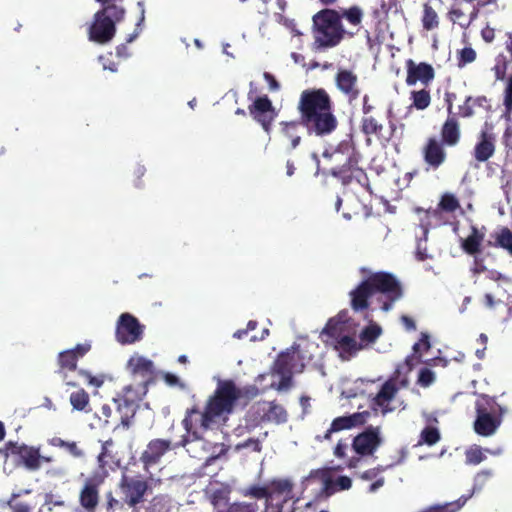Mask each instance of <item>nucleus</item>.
<instances>
[{
    "mask_svg": "<svg viewBox=\"0 0 512 512\" xmlns=\"http://www.w3.org/2000/svg\"><path fill=\"white\" fill-rule=\"evenodd\" d=\"M504 111L502 117L510 120L512 116V74L508 76L503 90Z\"/></svg>",
    "mask_w": 512,
    "mask_h": 512,
    "instance_id": "nucleus-43",
    "label": "nucleus"
},
{
    "mask_svg": "<svg viewBox=\"0 0 512 512\" xmlns=\"http://www.w3.org/2000/svg\"><path fill=\"white\" fill-rule=\"evenodd\" d=\"M478 13L479 10L475 7H472L468 15L463 8L453 7L449 12V16L453 22H457L461 26H468L473 20L477 18Z\"/></svg>",
    "mask_w": 512,
    "mask_h": 512,
    "instance_id": "nucleus-35",
    "label": "nucleus"
},
{
    "mask_svg": "<svg viewBox=\"0 0 512 512\" xmlns=\"http://www.w3.org/2000/svg\"><path fill=\"white\" fill-rule=\"evenodd\" d=\"M323 156L333 164L330 175L338 178L343 185L350 184L355 173L363 172L358 166L360 154L349 141H342L333 152H325Z\"/></svg>",
    "mask_w": 512,
    "mask_h": 512,
    "instance_id": "nucleus-6",
    "label": "nucleus"
},
{
    "mask_svg": "<svg viewBox=\"0 0 512 512\" xmlns=\"http://www.w3.org/2000/svg\"><path fill=\"white\" fill-rule=\"evenodd\" d=\"M470 498L469 496H461L459 499L452 501V502H446L444 504H436L431 505L429 507H426L425 509L421 510L420 512H458L467 502V500Z\"/></svg>",
    "mask_w": 512,
    "mask_h": 512,
    "instance_id": "nucleus-36",
    "label": "nucleus"
},
{
    "mask_svg": "<svg viewBox=\"0 0 512 512\" xmlns=\"http://www.w3.org/2000/svg\"><path fill=\"white\" fill-rule=\"evenodd\" d=\"M258 412L261 413L260 420L262 422L281 424L285 423L288 419L286 409L276 401L263 403L261 406H258Z\"/></svg>",
    "mask_w": 512,
    "mask_h": 512,
    "instance_id": "nucleus-26",
    "label": "nucleus"
},
{
    "mask_svg": "<svg viewBox=\"0 0 512 512\" xmlns=\"http://www.w3.org/2000/svg\"><path fill=\"white\" fill-rule=\"evenodd\" d=\"M360 348L361 346L358 345L357 341L352 336L341 335L336 339L335 349L340 351V353L351 355L356 353Z\"/></svg>",
    "mask_w": 512,
    "mask_h": 512,
    "instance_id": "nucleus-41",
    "label": "nucleus"
},
{
    "mask_svg": "<svg viewBox=\"0 0 512 512\" xmlns=\"http://www.w3.org/2000/svg\"><path fill=\"white\" fill-rule=\"evenodd\" d=\"M128 508V502H126L122 495L120 499H117L113 496L112 492L106 494V512H127Z\"/></svg>",
    "mask_w": 512,
    "mask_h": 512,
    "instance_id": "nucleus-45",
    "label": "nucleus"
},
{
    "mask_svg": "<svg viewBox=\"0 0 512 512\" xmlns=\"http://www.w3.org/2000/svg\"><path fill=\"white\" fill-rule=\"evenodd\" d=\"M152 477L144 478L141 475L131 476L123 472L118 483L120 495H122L129 508H136L144 501L148 491H151Z\"/></svg>",
    "mask_w": 512,
    "mask_h": 512,
    "instance_id": "nucleus-9",
    "label": "nucleus"
},
{
    "mask_svg": "<svg viewBox=\"0 0 512 512\" xmlns=\"http://www.w3.org/2000/svg\"><path fill=\"white\" fill-rule=\"evenodd\" d=\"M383 443L381 428L379 426H368L357 434L351 443L353 455L348 460V468H356L364 457L374 455Z\"/></svg>",
    "mask_w": 512,
    "mask_h": 512,
    "instance_id": "nucleus-8",
    "label": "nucleus"
},
{
    "mask_svg": "<svg viewBox=\"0 0 512 512\" xmlns=\"http://www.w3.org/2000/svg\"><path fill=\"white\" fill-rule=\"evenodd\" d=\"M279 126L281 135L290 142V149H296L301 143V130L304 128L303 121L300 118L282 121Z\"/></svg>",
    "mask_w": 512,
    "mask_h": 512,
    "instance_id": "nucleus-27",
    "label": "nucleus"
},
{
    "mask_svg": "<svg viewBox=\"0 0 512 512\" xmlns=\"http://www.w3.org/2000/svg\"><path fill=\"white\" fill-rule=\"evenodd\" d=\"M64 449H66L73 457H76V458H80L84 455L83 450L81 448H79L77 443L74 441H72V442L67 441Z\"/></svg>",
    "mask_w": 512,
    "mask_h": 512,
    "instance_id": "nucleus-64",
    "label": "nucleus"
},
{
    "mask_svg": "<svg viewBox=\"0 0 512 512\" xmlns=\"http://www.w3.org/2000/svg\"><path fill=\"white\" fill-rule=\"evenodd\" d=\"M460 208L458 198L452 193H444L438 203V209L446 213H454Z\"/></svg>",
    "mask_w": 512,
    "mask_h": 512,
    "instance_id": "nucleus-44",
    "label": "nucleus"
},
{
    "mask_svg": "<svg viewBox=\"0 0 512 512\" xmlns=\"http://www.w3.org/2000/svg\"><path fill=\"white\" fill-rule=\"evenodd\" d=\"M172 501L167 495H156L148 503L145 512H171Z\"/></svg>",
    "mask_w": 512,
    "mask_h": 512,
    "instance_id": "nucleus-39",
    "label": "nucleus"
},
{
    "mask_svg": "<svg viewBox=\"0 0 512 512\" xmlns=\"http://www.w3.org/2000/svg\"><path fill=\"white\" fill-rule=\"evenodd\" d=\"M388 466H377L375 468L366 470L361 475V478L364 480H372L376 478L380 473L384 472L387 469Z\"/></svg>",
    "mask_w": 512,
    "mask_h": 512,
    "instance_id": "nucleus-61",
    "label": "nucleus"
},
{
    "mask_svg": "<svg viewBox=\"0 0 512 512\" xmlns=\"http://www.w3.org/2000/svg\"><path fill=\"white\" fill-rule=\"evenodd\" d=\"M360 130L367 137V141L371 136L381 141L384 138L383 120L378 115L362 117L360 121Z\"/></svg>",
    "mask_w": 512,
    "mask_h": 512,
    "instance_id": "nucleus-30",
    "label": "nucleus"
},
{
    "mask_svg": "<svg viewBox=\"0 0 512 512\" xmlns=\"http://www.w3.org/2000/svg\"><path fill=\"white\" fill-rule=\"evenodd\" d=\"M0 454L5 458H14L17 465L24 466L29 471H37L41 467L40 448L29 446L24 443L8 441L0 449Z\"/></svg>",
    "mask_w": 512,
    "mask_h": 512,
    "instance_id": "nucleus-10",
    "label": "nucleus"
},
{
    "mask_svg": "<svg viewBox=\"0 0 512 512\" xmlns=\"http://www.w3.org/2000/svg\"><path fill=\"white\" fill-rule=\"evenodd\" d=\"M487 247L502 248L512 256V231L508 227H501L490 234L486 241Z\"/></svg>",
    "mask_w": 512,
    "mask_h": 512,
    "instance_id": "nucleus-31",
    "label": "nucleus"
},
{
    "mask_svg": "<svg viewBox=\"0 0 512 512\" xmlns=\"http://www.w3.org/2000/svg\"><path fill=\"white\" fill-rule=\"evenodd\" d=\"M124 388H130V396H137V402L142 400L143 396L148 391V381H143L137 388H135L133 385H127Z\"/></svg>",
    "mask_w": 512,
    "mask_h": 512,
    "instance_id": "nucleus-58",
    "label": "nucleus"
},
{
    "mask_svg": "<svg viewBox=\"0 0 512 512\" xmlns=\"http://www.w3.org/2000/svg\"><path fill=\"white\" fill-rule=\"evenodd\" d=\"M348 451H351V444L346 439H340L334 447L333 454L336 458L343 460L347 466L348 460L351 457L348 455Z\"/></svg>",
    "mask_w": 512,
    "mask_h": 512,
    "instance_id": "nucleus-50",
    "label": "nucleus"
},
{
    "mask_svg": "<svg viewBox=\"0 0 512 512\" xmlns=\"http://www.w3.org/2000/svg\"><path fill=\"white\" fill-rule=\"evenodd\" d=\"M242 397V391L231 379L219 380L214 393L209 396L205 408L200 411L197 405L188 408L182 425L187 437L200 439V429L205 432L218 422H226L233 413L236 402Z\"/></svg>",
    "mask_w": 512,
    "mask_h": 512,
    "instance_id": "nucleus-1",
    "label": "nucleus"
},
{
    "mask_svg": "<svg viewBox=\"0 0 512 512\" xmlns=\"http://www.w3.org/2000/svg\"><path fill=\"white\" fill-rule=\"evenodd\" d=\"M79 503L86 512H95L99 503V482L89 478L79 493Z\"/></svg>",
    "mask_w": 512,
    "mask_h": 512,
    "instance_id": "nucleus-24",
    "label": "nucleus"
},
{
    "mask_svg": "<svg viewBox=\"0 0 512 512\" xmlns=\"http://www.w3.org/2000/svg\"><path fill=\"white\" fill-rule=\"evenodd\" d=\"M446 148L437 136H429L421 149L424 163L433 170L440 168L447 161Z\"/></svg>",
    "mask_w": 512,
    "mask_h": 512,
    "instance_id": "nucleus-17",
    "label": "nucleus"
},
{
    "mask_svg": "<svg viewBox=\"0 0 512 512\" xmlns=\"http://www.w3.org/2000/svg\"><path fill=\"white\" fill-rule=\"evenodd\" d=\"M69 400L73 409L78 411H86V408L89 406L90 397L83 388H80L70 394Z\"/></svg>",
    "mask_w": 512,
    "mask_h": 512,
    "instance_id": "nucleus-42",
    "label": "nucleus"
},
{
    "mask_svg": "<svg viewBox=\"0 0 512 512\" xmlns=\"http://www.w3.org/2000/svg\"><path fill=\"white\" fill-rule=\"evenodd\" d=\"M485 274H486V278L487 279L497 283V287L498 288L501 286V284H510V283H512V279L509 276L501 273L498 270L487 269Z\"/></svg>",
    "mask_w": 512,
    "mask_h": 512,
    "instance_id": "nucleus-53",
    "label": "nucleus"
},
{
    "mask_svg": "<svg viewBox=\"0 0 512 512\" xmlns=\"http://www.w3.org/2000/svg\"><path fill=\"white\" fill-rule=\"evenodd\" d=\"M421 440L431 446L440 440V433L437 428L427 426L421 432Z\"/></svg>",
    "mask_w": 512,
    "mask_h": 512,
    "instance_id": "nucleus-51",
    "label": "nucleus"
},
{
    "mask_svg": "<svg viewBox=\"0 0 512 512\" xmlns=\"http://www.w3.org/2000/svg\"><path fill=\"white\" fill-rule=\"evenodd\" d=\"M128 368L134 375H141L148 384L152 382L155 372L154 364L151 360L143 356H132L127 363Z\"/></svg>",
    "mask_w": 512,
    "mask_h": 512,
    "instance_id": "nucleus-28",
    "label": "nucleus"
},
{
    "mask_svg": "<svg viewBox=\"0 0 512 512\" xmlns=\"http://www.w3.org/2000/svg\"><path fill=\"white\" fill-rule=\"evenodd\" d=\"M341 19H346L350 24L357 26L362 22L363 11L358 6H352L348 9L342 10L340 13Z\"/></svg>",
    "mask_w": 512,
    "mask_h": 512,
    "instance_id": "nucleus-46",
    "label": "nucleus"
},
{
    "mask_svg": "<svg viewBox=\"0 0 512 512\" xmlns=\"http://www.w3.org/2000/svg\"><path fill=\"white\" fill-rule=\"evenodd\" d=\"M421 21L423 29L426 31H431L439 27V16L434 8L428 3L423 5V15Z\"/></svg>",
    "mask_w": 512,
    "mask_h": 512,
    "instance_id": "nucleus-40",
    "label": "nucleus"
},
{
    "mask_svg": "<svg viewBox=\"0 0 512 512\" xmlns=\"http://www.w3.org/2000/svg\"><path fill=\"white\" fill-rule=\"evenodd\" d=\"M210 503L215 509V512L225 510L230 506V490L228 488H219L212 491L209 496Z\"/></svg>",
    "mask_w": 512,
    "mask_h": 512,
    "instance_id": "nucleus-34",
    "label": "nucleus"
},
{
    "mask_svg": "<svg viewBox=\"0 0 512 512\" xmlns=\"http://www.w3.org/2000/svg\"><path fill=\"white\" fill-rule=\"evenodd\" d=\"M430 347L431 345L428 335L422 334L420 340L413 345V351L415 354H420L421 351H427Z\"/></svg>",
    "mask_w": 512,
    "mask_h": 512,
    "instance_id": "nucleus-59",
    "label": "nucleus"
},
{
    "mask_svg": "<svg viewBox=\"0 0 512 512\" xmlns=\"http://www.w3.org/2000/svg\"><path fill=\"white\" fill-rule=\"evenodd\" d=\"M487 400L476 402V419L474 430L478 435L487 437L493 435L501 424V418L494 416L489 410Z\"/></svg>",
    "mask_w": 512,
    "mask_h": 512,
    "instance_id": "nucleus-16",
    "label": "nucleus"
},
{
    "mask_svg": "<svg viewBox=\"0 0 512 512\" xmlns=\"http://www.w3.org/2000/svg\"><path fill=\"white\" fill-rule=\"evenodd\" d=\"M312 49L325 51L338 46L346 35L353 34L345 30L341 21L340 12L330 8H324L312 17Z\"/></svg>",
    "mask_w": 512,
    "mask_h": 512,
    "instance_id": "nucleus-4",
    "label": "nucleus"
},
{
    "mask_svg": "<svg viewBox=\"0 0 512 512\" xmlns=\"http://www.w3.org/2000/svg\"><path fill=\"white\" fill-rule=\"evenodd\" d=\"M244 497L266 500V512H281V506L273 503L272 493L265 486L252 485L241 490Z\"/></svg>",
    "mask_w": 512,
    "mask_h": 512,
    "instance_id": "nucleus-29",
    "label": "nucleus"
},
{
    "mask_svg": "<svg viewBox=\"0 0 512 512\" xmlns=\"http://www.w3.org/2000/svg\"><path fill=\"white\" fill-rule=\"evenodd\" d=\"M462 138L461 125L456 115L447 116L440 128V137L438 140L453 148L459 145Z\"/></svg>",
    "mask_w": 512,
    "mask_h": 512,
    "instance_id": "nucleus-22",
    "label": "nucleus"
},
{
    "mask_svg": "<svg viewBox=\"0 0 512 512\" xmlns=\"http://www.w3.org/2000/svg\"><path fill=\"white\" fill-rule=\"evenodd\" d=\"M405 67L407 71L405 82L408 86H413L417 82L428 86L435 78V70L427 62L416 63L413 59H407Z\"/></svg>",
    "mask_w": 512,
    "mask_h": 512,
    "instance_id": "nucleus-21",
    "label": "nucleus"
},
{
    "mask_svg": "<svg viewBox=\"0 0 512 512\" xmlns=\"http://www.w3.org/2000/svg\"><path fill=\"white\" fill-rule=\"evenodd\" d=\"M435 381V373L429 368H422L418 375V383L422 387H428Z\"/></svg>",
    "mask_w": 512,
    "mask_h": 512,
    "instance_id": "nucleus-55",
    "label": "nucleus"
},
{
    "mask_svg": "<svg viewBox=\"0 0 512 512\" xmlns=\"http://www.w3.org/2000/svg\"><path fill=\"white\" fill-rule=\"evenodd\" d=\"M352 486V481L348 476H339L336 481H334V487L336 491L338 490H348Z\"/></svg>",
    "mask_w": 512,
    "mask_h": 512,
    "instance_id": "nucleus-62",
    "label": "nucleus"
},
{
    "mask_svg": "<svg viewBox=\"0 0 512 512\" xmlns=\"http://www.w3.org/2000/svg\"><path fill=\"white\" fill-rule=\"evenodd\" d=\"M145 326L130 313H123L119 316L115 338L122 345H130L139 342L143 338Z\"/></svg>",
    "mask_w": 512,
    "mask_h": 512,
    "instance_id": "nucleus-13",
    "label": "nucleus"
},
{
    "mask_svg": "<svg viewBox=\"0 0 512 512\" xmlns=\"http://www.w3.org/2000/svg\"><path fill=\"white\" fill-rule=\"evenodd\" d=\"M487 269L488 268L484 264L483 258H480L477 255L474 256V263H473V267L471 268V272L474 275H477V274H481V273H486Z\"/></svg>",
    "mask_w": 512,
    "mask_h": 512,
    "instance_id": "nucleus-63",
    "label": "nucleus"
},
{
    "mask_svg": "<svg viewBox=\"0 0 512 512\" xmlns=\"http://www.w3.org/2000/svg\"><path fill=\"white\" fill-rule=\"evenodd\" d=\"M410 99L412 101L410 108H415L417 110H425L431 104L430 91L425 88L421 90H412L410 92Z\"/></svg>",
    "mask_w": 512,
    "mask_h": 512,
    "instance_id": "nucleus-38",
    "label": "nucleus"
},
{
    "mask_svg": "<svg viewBox=\"0 0 512 512\" xmlns=\"http://www.w3.org/2000/svg\"><path fill=\"white\" fill-rule=\"evenodd\" d=\"M334 471L335 469L331 467L313 469L309 472L308 476L304 478L303 483L311 481L321 482V494L325 497H330L336 492L333 480Z\"/></svg>",
    "mask_w": 512,
    "mask_h": 512,
    "instance_id": "nucleus-25",
    "label": "nucleus"
},
{
    "mask_svg": "<svg viewBox=\"0 0 512 512\" xmlns=\"http://www.w3.org/2000/svg\"><path fill=\"white\" fill-rule=\"evenodd\" d=\"M77 373L79 376L83 377L87 381V384L90 386L98 388L103 384L102 379L93 376L88 370L79 369Z\"/></svg>",
    "mask_w": 512,
    "mask_h": 512,
    "instance_id": "nucleus-57",
    "label": "nucleus"
},
{
    "mask_svg": "<svg viewBox=\"0 0 512 512\" xmlns=\"http://www.w3.org/2000/svg\"><path fill=\"white\" fill-rule=\"evenodd\" d=\"M130 392V388H123L121 393L113 398V403L120 415V425L125 429L130 428L138 406V397L130 396Z\"/></svg>",
    "mask_w": 512,
    "mask_h": 512,
    "instance_id": "nucleus-19",
    "label": "nucleus"
},
{
    "mask_svg": "<svg viewBox=\"0 0 512 512\" xmlns=\"http://www.w3.org/2000/svg\"><path fill=\"white\" fill-rule=\"evenodd\" d=\"M404 295L403 285L392 273L379 271L368 275L349 292L350 306L354 312H363L370 307V298L377 296L380 308L390 311Z\"/></svg>",
    "mask_w": 512,
    "mask_h": 512,
    "instance_id": "nucleus-2",
    "label": "nucleus"
},
{
    "mask_svg": "<svg viewBox=\"0 0 512 512\" xmlns=\"http://www.w3.org/2000/svg\"><path fill=\"white\" fill-rule=\"evenodd\" d=\"M271 487H272V491H270V492L272 493V496L274 494H277V495L285 494V498L283 499V501L281 503H278L282 509L283 505L286 504L289 500H291L293 498L292 497L293 484L288 479H280V480L272 481Z\"/></svg>",
    "mask_w": 512,
    "mask_h": 512,
    "instance_id": "nucleus-37",
    "label": "nucleus"
},
{
    "mask_svg": "<svg viewBox=\"0 0 512 512\" xmlns=\"http://www.w3.org/2000/svg\"><path fill=\"white\" fill-rule=\"evenodd\" d=\"M343 324L335 318L329 319L322 330V334L327 335L335 340L341 336Z\"/></svg>",
    "mask_w": 512,
    "mask_h": 512,
    "instance_id": "nucleus-48",
    "label": "nucleus"
},
{
    "mask_svg": "<svg viewBox=\"0 0 512 512\" xmlns=\"http://www.w3.org/2000/svg\"><path fill=\"white\" fill-rule=\"evenodd\" d=\"M248 110L252 118L261 125L262 129L267 134H270L278 112L273 107L268 96L257 97L255 101L249 105Z\"/></svg>",
    "mask_w": 512,
    "mask_h": 512,
    "instance_id": "nucleus-15",
    "label": "nucleus"
},
{
    "mask_svg": "<svg viewBox=\"0 0 512 512\" xmlns=\"http://www.w3.org/2000/svg\"><path fill=\"white\" fill-rule=\"evenodd\" d=\"M335 82L337 88L347 96L349 101H354L359 97L358 77L355 73L347 69H339Z\"/></svg>",
    "mask_w": 512,
    "mask_h": 512,
    "instance_id": "nucleus-23",
    "label": "nucleus"
},
{
    "mask_svg": "<svg viewBox=\"0 0 512 512\" xmlns=\"http://www.w3.org/2000/svg\"><path fill=\"white\" fill-rule=\"evenodd\" d=\"M485 234L476 226H471L470 234L461 241L463 251L471 256H476L481 252V245L484 241Z\"/></svg>",
    "mask_w": 512,
    "mask_h": 512,
    "instance_id": "nucleus-32",
    "label": "nucleus"
},
{
    "mask_svg": "<svg viewBox=\"0 0 512 512\" xmlns=\"http://www.w3.org/2000/svg\"><path fill=\"white\" fill-rule=\"evenodd\" d=\"M31 493L29 489H22L18 492H13L7 501V505L11 512H31L33 509V505L26 500L22 499L23 495H28Z\"/></svg>",
    "mask_w": 512,
    "mask_h": 512,
    "instance_id": "nucleus-33",
    "label": "nucleus"
},
{
    "mask_svg": "<svg viewBox=\"0 0 512 512\" xmlns=\"http://www.w3.org/2000/svg\"><path fill=\"white\" fill-rule=\"evenodd\" d=\"M381 334V328L378 325H369L365 327L361 333L360 338L362 341L374 342Z\"/></svg>",
    "mask_w": 512,
    "mask_h": 512,
    "instance_id": "nucleus-52",
    "label": "nucleus"
},
{
    "mask_svg": "<svg viewBox=\"0 0 512 512\" xmlns=\"http://www.w3.org/2000/svg\"><path fill=\"white\" fill-rule=\"evenodd\" d=\"M188 442L187 435H182L181 440L176 443L161 438L150 440L140 455L143 470L150 473V468L157 465L168 451L184 447Z\"/></svg>",
    "mask_w": 512,
    "mask_h": 512,
    "instance_id": "nucleus-11",
    "label": "nucleus"
},
{
    "mask_svg": "<svg viewBox=\"0 0 512 512\" xmlns=\"http://www.w3.org/2000/svg\"><path fill=\"white\" fill-rule=\"evenodd\" d=\"M485 455L478 446L472 447L466 451V461L469 464L477 465L484 461Z\"/></svg>",
    "mask_w": 512,
    "mask_h": 512,
    "instance_id": "nucleus-54",
    "label": "nucleus"
},
{
    "mask_svg": "<svg viewBox=\"0 0 512 512\" xmlns=\"http://www.w3.org/2000/svg\"><path fill=\"white\" fill-rule=\"evenodd\" d=\"M399 383L400 386L397 385V379L392 377L381 386L371 402V406L375 411L379 410L382 415L395 411L396 407L392 406L391 402L395 399L400 387L407 386L408 380L402 379Z\"/></svg>",
    "mask_w": 512,
    "mask_h": 512,
    "instance_id": "nucleus-14",
    "label": "nucleus"
},
{
    "mask_svg": "<svg viewBox=\"0 0 512 512\" xmlns=\"http://www.w3.org/2000/svg\"><path fill=\"white\" fill-rule=\"evenodd\" d=\"M304 367L296 348L292 347L280 352L271 366V375L279 376L280 381L272 384L271 387L277 391L289 390L293 386V374L303 372Z\"/></svg>",
    "mask_w": 512,
    "mask_h": 512,
    "instance_id": "nucleus-7",
    "label": "nucleus"
},
{
    "mask_svg": "<svg viewBox=\"0 0 512 512\" xmlns=\"http://www.w3.org/2000/svg\"><path fill=\"white\" fill-rule=\"evenodd\" d=\"M496 149V135L493 132L492 125L487 123L481 129L478 140L473 149L474 159L478 162H486L490 159Z\"/></svg>",
    "mask_w": 512,
    "mask_h": 512,
    "instance_id": "nucleus-20",
    "label": "nucleus"
},
{
    "mask_svg": "<svg viewBox=\"0 0 512 512\" xmlns=\"http://www.w3.org/2000/svg\"><path fill=\"white\" fill-rule=\"evenodd\" d=\"M125 13L122 5H105L99 9L88 28L89 40L101 45L109 43L116 34V24L124 19Z\"/></svg>",
    "mask_w": 512,
    "mask_h": 512,
    "instance_id": "nucleus-5",
    "label": "nucleus"
},
{
    "mask_svg": "<svg viewBox=\"0 0 512 512\" xmlns=\"http://www.w3.org/2000/svg\"><path fill=\"white\" fill-rule=\"evenodd\" d=\"M91 347V343L87 341L84 343H79L71 349H67L58 353L56 358L58 369L56 370V373L62 377L65 385L70 387L78 386L76 382L67 380V373L77 370L79 359L83 358L91 350Z\"/></svg>",
    "mask_w": 512,
    "mask_h": 512,
    "instance_id": "nucleus-12",
    "label": "nucleus"
},
{
    "mask_svg": "<svg viewBox=\"0 0 512 512\" xmlns=\"http://www.w3.org/2000/svg\"><path fill=\"white\" fill-rule=\"evenodd\" d=\"M299 118L309 135L324 138L332 135L339 126L334 113V103L323 88L302 91L297 104Z\"/></svg>",
    "mask_w": 512,
    "mask_h": 512,
    "instance_id": "nucleus-3",
    "label": "nucleus"
},
{
    "mask_svg": "<svg viewBox=\"0 0 512 512\" xmlns=\"http://www.w3.org/2000/svg\"><path fill=\"white\" fill-rule=\"evenodd\" d=\"M114 445V441L110 438L102 443L101 452L98 455V462L104 466L109 463L110 460H113L115 454L111 450V447Z\"/></svg>",
    "mask_w": 512,
    "mask_h": 512,
    "instance_id": "nucleus-49",
    "label": "nucleus"
},
{
    "mask_svg": "<svg viewBox=\"0 0 512 512\" xmlns=\"http://www.w3.org/2000/svg\"><path fill=\"white\" fill-rule=\"evenodd\" d=\"M236 448L237 449L251 448L255 452H260L262 450V446H261L259 439H255V438H249V439L245 440L244 442L239 443Z\"/></svg>",
    "mask_w": 512,
    "mask_h": 512,
    "instance_id": "nucleus-60",
    "label": "nucleus"
},
{
    "mask_svg": "<svg viewBox=\"0 0 512 512\" xmlns=\"http://www.w3.org/2000/svg\"><path fill=\"white\" fill-rule=\"evenodd\" d=\"M474 106L472 103V96L466 97L464 103L459 106L458 116L461 118H471L474 116Z\"/></svg>",
    "mask_w": 512,
    "mask_h": 512,
    "instance_id": "nucleus-56",
    "label": "nucleus"
},
{
    "mask_svg": "<svg viewBox=\"0 0 512 512\" xmlns=\"http://www.w3.org/2000/svg\"><path fill=\"white\" fill-rule=\"evenodd\" d=\"M477 54L472 47H464L457 52V66L459 68L465 67L476 60Z\"/></svg>",
    "mask_w": 512,
    "mask_h": 512,
    "instance_id": "nucleus-47",
    "label": "nucleus"
},
{
    "mask_svg": "<svg viewBox=\"0 0 512 512\" xmlns=\"http://www.w3.org/2000/svg\"><path fill=\"white\" fill-rule=\"evenodd\" d=\"M369 417L370 412L368 411L355 412L347 416L336 417L335 419H333L330 427L324 433V435H317L316 440L319 442H322L324 440H330L333 433L363 426L365 425Z\"/></svg>",
    "mask_w": 512,
    "mask_h": 512,
    "instance_id": "nucleus-18",
    "label": "nucleus"
}]
</instances>
